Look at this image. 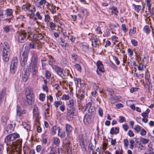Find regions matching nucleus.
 <instances>
[{
  "instance_id": "nucleus-1",
  "label": "nucleus",
  "mask_w": 154,
  "mask_h": 154,
  "mask_svg": "<svg viewBox=\"0 0 154 154\" xmlns=\"http://www.w3.org/2000/svg\"><path fill=\"white\" fill-rule=\"evenodd\" d=\"M37 62L38 57L37 53L35 51H34L30 66V71L33 75H35L38 72Z\"/></svg>"
},
{
  "instance_id": "nucleus-2",
  "label": "nucleus",
  "mask_w": 154,
  "mask_h": 154,
  "mask_svg": "<svg viewBox=\"0 0 154 154\" xmlns=\"http://www.w3.org/2000/svg\"><path fill=\"white\" fill-rule=\"evenodd\" d=\"M3 46L2 59L5 62H7L9 60L10 55L9 45L7 42H5L4 43Z\"/></svg>"
},
{
  "instance_id": "nucleus-3",
  "label": "nucleus",
  "mask_w": 154,
  "mask_h": 154,
  "mask_svg": "<svg viewBox=\"0 0 154 154\" xmlns=\"http://www.w3.org/2000/svg\"><path fill=\"white\" fill-rule=\"evenodd\" d=\"M22 9L27 13H29L28 15H29L30 18H32L33 17L34 13L35 11V8L33 5L26 3L22 6Z\"/></svg>"
},
{
  "instance_id": "nucleus-4",
  "label": "nucleus",
  "mask_w": 154,
  "mask_h": 154,
  "mask_svg": "<svg viewBox=\"0 0 154 154\" xmlns=\"http://www.w3.org/2000/svg\"><path fill=\"white\" fill-rule=\"evenodd\" d=\"M29 37L30 35L25 30H21L19 33V41L21 43H24Z\"/></svg>"
},
{
  "instance_id": "nucleus-5",
  "label": "nucleus",
  "mask_w": 154,
  "mask_h": 154,
  "mask_svg": "<svg viewBox=\"0 0 154 154\" xmlns=\"http://www.w3.org/2000/svg\"><path fill=\"white\" fill-rule=\"evenodd\" d=\"M20 137L19 135L17 133H12L7 135L5 138V141L6 143L12 142L14 143V141Z\"/></svg>"
},
{
  "instance_id": "nucleus-6",
  "label": "nucleus",
  "mask_w": 154,
  "mask_h": 154,
  "mask_svg": "<svg viewBox=\"0 0 154 154\" xmlns=\"http://www.w3.org/2000/svg\"><path fill=\"white\" fill-rule=\"evenodd\" d=\"M33 95L30 89H26V101L29 105L32 104L34 102V100L33 98Z\"/></svg>"
},
{
  "instance_id": "nucleus-7",
  "label": "nucleus",
  "mask_w": 154,
  "mask_h": 154,
  "mask_svg": "<svg viewBox=\"0 0 154 154\" xmlns=\"http://www.w3.org/2000/svg\"><path fill=\"white\" fill-rule=\"evenodd\" d=\"M29 51V49H27L25 50L23 53V58H21L20 61L21 66L22 67L24 66L27 63Z\"/></svg>"
},
{
  "instance_id": "nucleus-8",
  "label": "nucleus",
  "mask_w": 154,
  "mask_h": 154,
  "mask_svg": "<svg viewBox=\"0 0 154 154\" xmlns=\"http://www.w3.org/2000/svg\"><path fill=\"white\" fill-rule=\"evenodd\" d=\"M34 2L37 7L40 9L44 8L45 5L47 6L49 4L46 0H35Z\"/></svg>"
},
{
  "instance_id": "nucleus-9",
  "label": "nucleus",
  "mask_w": 154,
  "mask_h": 154,
  "mask_svg": "<svg viewBox=\"0 0 154 154\" xmlns=\"http://www.w3.org/2000/svg\"><path fill=\"white\" fill-rule=\"evenodd\" d=\"M54 68L56 72L63 79L65 77L66 72L63 69L57 66H54Z\"/></svg>"
},
{
  "instance_id": "nucleus-10",
  "label": "nucleus",
  "mask_w": 154,
  "mask_h": 154,
  "mask_svg": "<svg viewBox=\"0 0 154 154\" xmlns=\"http://www.w3.org/2000/svg\"><path fill=\"white\" fill-rule=\"evenodd\" d=\"M96 64L97 68V72L98 75H100L101 72H104L103 64L100 61H98Z\"/></svg>"
},
{
  "instance_id": "nucleus-11",
  "label": "nucleus",
  "mask_w": 154,
  "mask_h": 154,
  "mask_svg": "<svg viewBox=\"0 0 154 154\" xmlns=\"http://www.w3.org/2000/svg\"><path fill=\"white\" fill-rule=\"evenodd\" d=\"M33 116L35 118V121L38 122L40 118L39 116V113L38 112V109L37 106H35L33 110Z\"/></svg>"
},
{
  "instance_id": "nucleus-12",
  "label": "nucleus",
  "mask_w": 154,
  "mask_h": 154,
  "mask_svg": "<svg viewBox=\"0 0 154 154\" xmlns=\"http://www.w3.org/2000/svg\"><path fill=\"white\" fill-rule=\"evenodd\" d=\"M90 41L91 42L92 45L96 47L98 45L99 43L98 42V40L96 36L92 35L91 37L89 38Z\"/></svg>"
},
{
  "instance_id": "nucleus-13",
  "label": "nucleus",
  "mask_w": 154,
  "mask_h": 154,
  "mask_svg": "<svg viewBox=\"0 0 154 154\" xmlns=\"http://www.w3.org/2000/svg\"><path fill=\"white\" fill-rule=\"evenodd\" d=\"M26 113V111L25 110H21L20 107L18 105H17L16 109V115L17 117H20L22 114Z\"/></svg>"
},
{
  "instance_id": "nucleus-14",
  "label": "nucleus",
  "mask_w": 154,
  "mask_h": 154,
  "mask_svg": "<svg viewBox=\"0 0 154 154\" xmlns=\"http://www.w3.org/2000/svg\"><path fill=\"white\" fill-rule=\"evenodd\" d=\"M95 112V108L92 106L91 108H89L88 109V114L87 115H88L90 118H92L94 116V115Z\"/></svg>"
},
{
  "instance_id": "nucleus-15",
  "label": "nucleus",
  "mask_w": 154,
  "mask_h": 154,
  "mask_svg": "<svg viewBox=\"0 0 154 154\" xmlns=\"http://www.w3.org/2000/svg\"><path fill=\"white\" fill-rule=\"evenodd\" d=\"M18 63V59L17 57H14L11 61L10 66L17 68Z\"/></svg>"
},
{
  "instance_id": "nucleus-16",
  "label": "nucleus",
  "mask_w": 154,
  "mask_h": 154,
  "mask_svg": "<svg viewBox=\"0 0 154 154\" xmlns=\"http://www.w3.org/2000/svg\"><path fill=\"white\" fill-rule=\"evenodd\" d=\"M9 119V118L6 116H2L1 119V123L4 126L6 125Z\"/></svg>"
},
{
  "instance_id": "nucleus-17",
  "label": "nucleus",
  "mask_w": 154,
  "mask_h": 154,
  "mask_svg": "<svg viewBox=\"0 0 154 154\" xmlns=\"http://www.w3.org/2000/svg\"><path fill=\"white\" fill-rule=\"evenodd\" d=\"M14 127L13 126L12 124L10 123L8 124L7 127L5 129V132H7V134L11 133L13 131Z\"/></svg>"
},
{
  "instance_id": "nucleus-18",
  "label": "nucleus",
  "mask_w": 154,
  "mask_h": 154,
  "mask_svg": "<svg viewBox=\"0 0 154 154\" xmlns=\"http://www.w3.org/2000/svg\"><path fill=\"white\" fill-rule=\"evenodd\" d=\"M60 130V128L59 127H58L56 125L53 126L51 128V132L52 134L53 135L55 134L56 133L57 131L58 130V135H59Z\"/></svg>"
},
{
  "instance_id": "nucleus-19",
  "label": "nucleus",
  "mask_w": 154,
  "mask_h": 154,
  "mask_svg": "<svg viewBox=\"0 0 154 154\" xmlns=\"http://www.w3.org/2000/svg\"><path fill=\"white\" fill-rule=\"evenodd\" d=\"M65 147L66 149L67 152L69 154H72V153H70V152H71V147L70 143L69 142L66 143L65 144Z\"/></svg>"
},
{
  "instance_id": "nucleus-20",
  "label": "nucleus",
  "mask_w": 154,
  "mask_h": 154,
  "mask_svg": "<svg viewBox=\"0 0 154 154\" xmlns=\"http://www.w3.org/2000/svg\"><path fill=\"white\" fill-rule=\"evenodd\" d=\"M119 127H113L111 129L110 133L112 134H116L119 133Z\"/></svg>"
},
{
  "instance_id": "nucleus-21",
  "label": "nucleus",
  "mask_w": 154,
  "mask_h": 154,
  "mask_svg": "<svg viewBox=\"0 0 154 154\" xmlns=\"http://www.w3.org/2000/svg\"><path fill=\"white\" fill-rule=\"evenodd\" d=\"M22 77L24 81H27L29 78V73L28 72L24 71L23 73Z\"/></svg>"
},
{
  "instance_id": "nucleus-22",
  "label": "nucleus",
  "mask_w": 154,
  "mask_h": 154,
  "mask_svg": "<svg viewBox=\"0 0 154 154\" xmlns=\"http://www.w3.org/2000/svg\"><path fill=\"white\" fill-rule=\"evenodd\" d=\"M5 14L8 16L13 17V10L11 9H7L5 11Z\"/></svg>"
},
{
  "instance_id": "nucleus-23",
  "label": "nucleus",
  "mask_w": 154,
  "mask_h": 154,
  "mask_svg": "<svg viewBox=\"0 0 154 154\" xmlns=\"http://www.w3.org/2000/svg\"><path fill=\"white\" fill-rule=\"evenodd\" d=\"M80 145L82 150L84 152H86V142L83 140H81L80 143Z\"/></svg>"
},
{
  "instance_id": "nucleus-24",
  "label": "nucleus",
  "mask_w": 154,
  "mask_h": 154,
  "mask_svg": "<svg viewBox=\"0 0 154 154\" xmlns=\"http://www.w3.org/2000/svg\"><path fill=\"white\" fill-rule=\"evenodd\" d=\"M66 130L67 133H70L72 131V127L71 125L67 124L66 125Z\"/></svg>"
},
{
  "instance_id": "nucleus-25",
  "label": "nucleus",
  "mask_w": 154,
  "mask_h": 154,
  "mask_svg": "<svg viewBox=\"0 0 154 154\" xmlns=\"http://www.w3.org/2000/svg\"><path fill=\"white\" fill-rule=\"evenodd\" d=\"M49 110L48 108L45 109L43 110L45 116L46 118H47L50 116L49 113Z\"/></svg>"
},
{
  "instance_id": "nucleus-26",
  "label": "nucleus",
  "mask_w": 154,
  "mask_h": 154,
  "mask_svg": "<svg viewBox=\"0 0 154 154\" xmlns=\"http://www.w3.org/2000/svg\"><path fill=\"white\" fill-rule=\"evenodd\" d=\"M60 143V140L58 138L55 137L53 139V143L57 146L59 145Z\"/></svg>"
},
{
  "instance_id": "nucleus-27",
  "label": "nucleus",
  "mask_w": 154,
  "mask_h": 154,
  "mask_svg": "<svg viewBox=\"0 0 154 154\" xmlns=\"http://www.w3.org/2000/svg\"><path fill=\"white\" fill-rule=\"evenodd\" d=\"M143 31L146 33L149 34L150 32L149 26L147 25L145 26L143 29Z\"/></svg>"
},
{
  "instance_id": "nucleus-28",
  "label": "nucleus",
  "mask_w": 154,
  "mask_h": 154,
  "mask_svg": "<svg viewBox=\"0 0 154 154\" xmlns=\"http://www.w3.org/2000/svg\"><path fill=\"white\" fill-rule=\"evenodd\" d=\"M134 8L135 10L137 12H138L141 9V7L139 5H136L134 4H133Z\"/></svg>"
},
{
  "instance_id": "nucleus-29",
  "label": "nucleus",
  "mask_w": 154,
  "mask_h": 154,
  "mask_svg": "<svg viewBox=\"0 0 154 154\" xmlns=\"http://www.w3.org/2000/svg\"><path fill=\"white\" fill-rule=\"evenodd\" d=\"M49 26L51 30H54L56 26L55 24L52 22H50Z\"/></svg>"
},
{
  "instance_id": "nucleus-30",
  "label": "nucleus",
  "mask_w": 154,
  "mask_h": 154,
  "mask_svg": "<svg viewBox=\"0 0 154 154\" xmlns=\"http://www.w3.org/2000/svg\"><path fill=\"white\" fill-rule=\"evenodd\" d=\"M49 64L51 66L53 65V63L54 62V59L53 57L51 56L49 57Z\"/></svg>"
},
{
  "instance_id": "nucleus-31",
  "label": "nucleus",
  "mask_w": 154,
  "mask_h": 154,
  "mask_svg": "<svg viewBox=\"0 0 154 154\" xmlns=\"http://www.w3.org/2000/svg\"><path fill=\"white\" fill-rule=\"evenodd\" d=\"M29 47L30 48L34 49L36 48L35 43V42H32L29 43Z\"/></svg>"
},
{
  "instance_id": "nucleus-32",
  "label": "nucleus",
  "mask_w": 154,
  "mask_h": 154,
  "mask_svg": "<svg viewBox=\"0 0 154 154\" xmlns=\"http://www.w3.org/2000/svg\"><path fill=\"white\" fill-rule=\"evenodd\" d=\"M50 9L52 14H54L56 12V7L55 6L52 5Z\"/></svg>"
},
{
  "instance_id": "nucleus-33",
  "label": "nucleus",
  "mask_w": 154,
  "mask_h": 154,
  "mask_svg": "<svg viewBox=\"0 0 154 154\" xmlns=\"http://www.w3.org/2000/svg\"><path fill=\"white\" fill-rule=\"evenodd\" d=\"M24 18V16L20 15L17 17V20L18 21H22L23 20Z\"/></svg>"
},
{
  "instance_id": "nucleus-34",
  "label": "nucleus",
  "mask_w": 154,
  "mask_h": 154,
  "mask_svg": "<svg viewBox=\"0 0 154 154\" xmlns=\"http://www.w3.org/2000/svg\"><path fill=\"white\" fill-rule=\"evenodd\" d=\"M111 12L112 13H113L114 14L116 15H117L119 11L117 10L116 8H113L112 9Z\"/></svg>"
},
{
  "instance_id": "nucleus-35",
  "label": "nucleus",
  "mask_w": 154,
  "mask_h": 154,
  "mask_svg": "<svg viewBox=\"0 0 154 154\" xmlns=\"http://www.w3.org/2000/svg\"><path fill=\"white\" fill-rule=\"evenodd\" d=\"M51 74L49 71L48 70H46L45 73V76L47 79H49L51 76Z\"/></svg>"
},
{
  "instance_id": "nucleus-36",
  "label": "nucleus",
  "mask_w": 154,
  "mask_h": 154,
  "mask_svg": "<svg viewBox=\"0 0 154 154\" xmlns=\"http://www.w3.org/2000/svg\"><path fill=\"white\" fill-rule=\"evenodd\" d=\"M50 20V17L48 15H46L45 16V21L46 23H48Z\"/></svg>"
},
{
  "instance_id": "nucleus-37",
  "label": "nucleus",
  "mask_w": 154,
  "mask_h": 154,
  "mask_svg": "<svg viewBox=\"0 0 154 154\" xmlns=\"http://www.w3.org/2000/svg\"><path fill=\"white\" fill-rule=\"evenodd\" d=\"M17 68L10 66V71L13 74H14L17 70Z\"/></svg>"
},
{
  "instance_id": "nucleus-38",
  "label": "nucleus",
  "mask_w": 154,
  "mask_h": 154,
  "mask_svg": "<svg viewBox=\"0 0 154 154\" xmlns=\"http://www.w3.org/2000/svg\"><path fill=\"white\" fill-rule=\"evenodd\" d=\"M62 104V101H55L54 104L56 108H58L59 106L61 105Z\"/></svg>"
},
{
  "instance_id": "nucleus-39",
  "label": "nucleus",
  "mask_w": 154,
  "mask_h": 154,
  "mask_svg": "<svg viewBox=\"0 0 154 154\" xmlns=\"http://www.w3.org/2000/svg\"><path fill=\"white\" fill-rule=\"evenodd\" d=\"M112 57L113 59L115 61L116 64L117 65H119L120 64V61L119 60L118 58L116 56H113Z\"/></svg>"
},
{
  "instance_id": "nucleus-40",
  "label": "nucleus",
  "mask_w": 154,
  "mask_h": 154,
  "mask_svg": "<svg viewBox=\"0 0 154 154\" xmlns=\"http://www.w3.org/2000/svg\"><path fill=\"white\" fill-rule=\"evenodd\" d=\"M154 8L152 7L151 10H150V8H149V10L148 9V11H149L150 14H151V16L152 18H154V11L153 10Z\"/></svg>"
},
{
  "instance_id": "nucleus-41",
  "label": "nucleus",
  "mask_w": 154,
  "mask_h": 154,
  "mask_svg": "<svg viewBox=\"0 0 154 154\" xmlns=\"http://www.w3.org/2000/svg\"><path fill=\"white\" fill-rule=\"evenodd\" d=\"M95 31L98 34H102V32L101 30L100 27V26H98L95 29Z\"/></svg>"
},
{
  "instance_id": "nucleus-42",
  "label": "nucleus",
  "mask_w": 154,
  "mask_h": 154,
  "mask_svg": "<svg viewBox=\"0 0 154 154\" xmlns=\"http://www.w3.org/2000/svg\"><path fill=\"white\" fill-rule=\"evenodd\" d=\"M146 79H147V80L146 81V85H147L148 88L149 90V88H150V82L149 81V77L148 76V75H146Z\"/></svg>"
},
{
  "instance_id": "nucleus-43",
  "label": "nucleus",
  "mask_w": 154,
  "mask_h": 154,
  "mask_svg": "<svg viewBox=\"0 0 154 154\" xmlns=\"http://www.w3.org/2000/svg\"><path fill=\"white\" fill-rule=\"evenodd\" d=\"M45 94H41L39 95V99L42 100V101H43L45 99Z\"/></svg>"
},
{
  "instance_id": "nucleus-44",
  "label": "nucleus",
  "mask_w": 154,
  "mask_h": 154,
  "mask_svg": "<svg viewBox=\"0 0 154 154\" xmlns=\"http://www.w3.org/2000/svg\"><path fill=\"white\" fill-rule=\"evenodd\" d=\"M69 96L68 95L64 94L61 97V99L63 100H68L69 99Z\"/></svg>"
},
{
  "instance_id": "nucleus-45",
  "label": "nucleus",
  "mask_w": 154,
  "mask_h": 154,
  "mask_svg": "<svg viewBox=\"0 0 154 154\" xmlns=\"http://www.w3.org/2000/svg\"><path fill=\"white\" fill-rule=\"evenodd\" d=\"M141 142L144 144H146L148 143L149 140L148 139L142 138L141 140Z\"/></svg>"
},
{
  "instance_id": "nucleus-46",
  "label": "nucleus",
  "mask_w": 154,
  "mask_h": 154,
  "mask_svg": "<svg viewBox=\"0 0 154 154\" xmlns=\"http://www.w3.org/2000/svg\"><path fill=\"white\" fill-rule=\"evenodd\" d=\"M68 105L70 107H72L73 106L74 102L73 100H69Z\"/></svg>"
},
{
  "instance_id": "nucleus-47",
  "label": "nucleus",
  "mask_w": 154,
  "mask_h": 154,
  "mask_svg": "<svg viewBox=\"0 0 154 154\" xmlns=\"http://www.w3.org/2000/svg\"><path fill=\"white\" fill-rule=\"evenodd\" d=\"M134 129L137 133H138L141 130V128L140 126L137 125V126H135Z\"/></svg>"
},
{
  "instance_id": "nucleus-48",
  "label": "nucleus",
  "mask_w": 154,
  "mask_h": 154,
  "mask_svg": "<svg viewBox=\"0 0 154 154\" xmlns=\"http://www.w3.org/2000/svg\"><path fill=\"white\" fill-rule=\"evenodd\" d=\"M134 142V140H130V146L129 147L131 149H133Z\"/></svg>"
},
{
  "instance_id": "nucleus-49",
  "label": "nucleus",
  "mask_w": 154,
  "mask_h": 154,
  "mask_svg": "<svg viewBox=\"0 0 154 154\" xmlns=\"http://www.w3.org/2000/svg\"><path fill=\"white\" fill-rule=\"evenodd\" d=\"M36 150L38 152H39L42 149V146L40 145H38L36 147Z\"/></svg>"
},
{
  "instance_id": "nucleus-50",
  "label": "nucleus",
  "mask_w": 154,
  "mask_h": 154,
  "mask_svg": "<svg viewBox=\"0 0 154 154\" xmlns=\"http://www.w3.org/2000/svg\"><path fill=\"white\" fill-rule=\"evenodd\" d=\"M77 56L75 54H73L72 55V59L73 61H75L77 60Z\"/></svg>"
},
{
  "instance_id": "nucleus-51",
  "label": "nucleus",
  "mask_w": 154,
  "mask_h": 154,
  "mask_svg": "<svg viewBox=\"0 0 154 154\" xmlns=\"http://www.w3.org/2000/svg\"><path fill=\"white\" fill-rule=\"evenodd\" d=\"M131 43L134 46H136L137 45L138 42L135 39H132L131 40Z\"/></svg>"
},
{
  "instance_id": "nucleus-52",
  "label": "nucleus",
  "mask_w": 154,
  "mask_h": 154,
  "mask_svg": "<svg viewBox=\"0 0 154 154\" xmlns=\"http://www.w3.org/2000/svg\"><path fill=\"white\" fill-rule=\"evenodd\" d=\"M119 122L120 123L123 122L125 121V118L122 116H120L119 117Z\"/></svg>"
},
{
  "instance_id": "nucleus-53",
  "label": "nucleus",
  "mask_w": 154,
  "mask_h": 154,
  "mask_svg": "<svg viewBox=\"0 0 154 154\" xmlns=\"http://www.w3.org/2000/svg\"><path fill=\"white\" fill-rule=\"evenodd\" d=\"M146 132L144 129L141 130L140 132V134L142 136H144L146 134Z\"/></svg>"
},
{
  "instance_id": "nucleus-54",
  "label": "nucleus",
  "mask_w": 154,
  "mask_h": 154,
  "mask_svg": "<svg viewBox=\"0 0 154 154\" xmlns=\"http://www.w3.org/2000/svg\"><path fill=\"white\" fill-rule=\"evenodd\" d=\"M75 67L76 69L79 71H80L81 70V67L79 64H76L75 65Z\"/></svg>"
},
{
  "instance_id": "nucleus-55",
  "label": "nucleus",
  "mask_w": 154,
  "mask_h": 154,
  "mask_svg": "<svg viewBox=\"0 0 154 154\" xmlns=\"http://www.w3.org/2000/svg\"><path fill=\"white\" fill-rule=\"evenodd\" d=\"M151 0H146V5L148 9L149 10V8H150V2Z\"/></svg>"
},
{
  "instance_id": "nucleus-56",
  "label": "nucleus",
  "mask_w": 154,
  "mask_h": 154,
  "mask_svg": "<svg viewBox=\"0 0 154 154\" xmlns=\"http://www.w3.org/2000/svg\"><path fill=\"white\" fill-rule=\"evenodd\" d=\"M138 68L139 70H143V65L142 63L140 64L138 66Z\"/></svg>"
},
{
  "instance_id": "nucleus-57",
  "label": "nucleus",
  "mask_w": 154,
  "mask_h": 154,
  "mask_svg": "<svg viewBox=\"0 0 154 154\" xmlns=\"http://www.w3.org/2000/svg\"><path fill=\"white\" fill-rule=\"evenodd\" d=\"M3 29L5 32H8L10 30V28L8 26H5L3 28Z\"/></svg>"
},
{
  "instance_id": "nucleus-58",
  "label": "nucleus",
  "mask_w": 154,
  "mask_h": 154,
  "mask_svg": "<svg viewBox=\"0 0 154 154\" xmlns=\"http://www.w3.org/2000/svg\"><path fill=\"white\" fill-rule=\"evenodd\" d=\"M36 16L39 20H42V16L40 15L39 12H37L36 14Z\"/></svg>"
},
{
  "instance_id": "nucleus-59",
  "label": "nucleus",
  "mask_w": 154,
  "mask_h": 154,
  "mask_svg": "<svg viewBox=\"0 0 154 154\" xmlns=\"http://www.w3.org/2000/svg\"><path fill=\"white\" fill-rule=\"evenodd\" d=\"M122 30L125 32H126L127 31V29L126 28V26L125 24H122Z\"/></svg>"
},
{
  "instance_id": "nucleus-60",
  "label": "nucleus",
  "mask_w": 154,
  "mask_h": 154,
  "mask_svg": "<svg viewBox=\"0 0 154 154\" xmlns=\"http://www.w3.org/2000/svg\"><path fill=\"white\" fill-rule=\"evenodd\" d=\"M116 143V139H111V143L112 145L113 146H115Z\"/></svg>"
},
{
  "instance_id": "nucleus-61",
  "label": "nucleus",
  "mask_w": 154,
  "mask_h": 154,
  "mask_svg": "<svg viewBox=\"0 0 154 154\" xmlns=\"http://www.w3.org/2000/svg\"><path fill=\"white\" fill-rule=\"evenodd\" d=\"M56 21L58 23V24H57V26L58 27H60L63 25V23L61 20H57Z\"/></svg>"
},
{
  "instance_id": "nucleus-62",
  "label": "nucleus",
  "mask_w": 154,
  "mask_h": 154,
  "mask_svg": "<svg viewBox=\"0 0 154 154\" xmlns=\"http://www.w3.org/2000/svg\"><path fill=\"white\" fill-rule=\"evenodd\" d=\"M123 142L125 146L127 147L128 146V141L127 139H126L124 140Z\"/></svg>"
},
{
  "instance_id": "nucleus-63",
  "label": "nucleus",
  "mask_w": 154,
  "mask_h": 154,
  "mask_svg": "<svg viewBox=\"0 0 154 154\" xmlns=\"http://www.w3.org/2000/svg\"><path fill=\"white\" fill-rule=\"evenodd\" d=\"M122 149H119L118 150H116L115 154H122Z\"/></svg>"
},
{
  "instance_id": "nucleus-64",
  "label": "nucleus",
  "mask_w": 154,
  "mask_h": 154,
  "mask_svg": "<svg viewBox=\"0 0 154 154\" xmlns=\"http://www.w3.org/2000/svg\"><path fill=\"white\" fill-rule=\"evenodd\" d=\"M122 127L124 130L126 131L128 130L129 128V127L128 126L127 124L123 125Z\"/></svg>"
}]
</instances>
